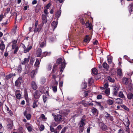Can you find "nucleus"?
I'll return each mask as SVG.
<instances>
[{"label":"nucleus","mask_w":133,"mask_h":133,"mask_svg":"<svg viewBox=\"0 0 133 133\" xmlns=\"http://www.w3.org/2000/svg\"><path fill=\"white\" fill-rule=\"evenodd\" d=\"M56 63L58 65H60L59 69H60V71L61 73L60 75L61 74L65 67L66 63L64 59L63 60L62 58H58L56 61Z\"/></svg>","instance_id":"f257e3e1"},{"label":"nucleus","mask_w":133,"mask_h":133,"mask_svg":"<svg viewBox=\"0 0 133 133\" xmlns=\"http://www.w3.org/2000/svg\"><path fill=\"white\" fill-rule=\"evenodd\" d=\"M57 66L56 64H55L53 66L52 70L51 73V74L52 75V78L54 79V80L56 79L57 72H56L55 73L57 69Z\"/></svg>","instance_id":"f03ea898"},{"label":"nucleus","mask_w":133,"mask_h":133,"mask_svg":"<svg viewBox=\"0 0 133 133\" xmlns=\"http://www.w3.org/2000/svg\"><path fill=\"white\" fill-rule=\"evenodd\" d=\"M42 93V91H41L38 90H36L34 94L33 98H34L35 100H38L39 99Z\"/></svg>","instance_id":"7ed1b4c3"},{"label":"nucleus","mask_w":133,"mask_h":133,"mask_svg":"<svg viewBox=\"0 0 133 133\" xmlns=\"http://www.w3.org/2000/svg\"><path fill=\"white\" fill-rule=\"evenodd\" d=\"M61 125H59L55 129L54 128H53L52 127H50V131L51 132L54 133H59V131L62 129Z\"/></svg>","instance_id":"20e7f679"},{"label":"nucleus","mask_w":133,"mask_h":133,"mask_svg":"<svg viewBox=\"0 0 133 133\" xmlns=\"http://www.w3.org/2000/svg\"><path fill=\"white\" fill-rule=\"evenodd\" d=\"M104 116L106 119H108L111 121H113L114 118L113 117L110 115V114H108V112L106 111L104 112L103 113Z\"/></svg>","instance_id":"39448f33"},{"label":"nucleus","mask_w":133,"mask_h":133,"mask_svg":"<svg viewBox=\"0 0 133 133\" xmlns=\"http://www.w3.org/2000/svg\"><path fill=\"white\" fill-rule=\"evenodd\" d=\"M22 82V78L21 77H19L15 82V85L17 87H19Z\"/></svg>","instance_id":"423d86ee"},{"label":"nucleus","mask_w":133,"mask_h":133,"mask_svg":"<svg viewBox=\"0 0 133 133\" xmlns=\"http://www.w3.org/2000/svg\"><path fill=\"white\" fill-rule=\"evenodd\" d=\"M25 126L28 132L30 133L31 132L33 129L32 125L29 123H26Z\"/></svg>","instance_id":"0eeeda50"},{"label":"nucleus","mask_w":133,"mask_h":133,"mask_svg":"<svg viewBox=\"0 0 133 133\" xmlns=\"http://www.w3.org/2000/svg\"><path fill=\"white\" fill-rule=\"evenodd\" d=\"M84 24L86 26V28H88L89 30L92 29L93 26L91 23L89 22V20L87 21Z\"/></svg>","instance_id":"6e6552de"},{"label":"nucleus","mask_w":133,"mask_h":133,"mask_svg":"<svg viewBox=\"0 0 133 133\" xmlns=\"http://www.w3.org/2000/svg\"><path fill=\"white\" fill-rule=\"evenodd\" d=\"M12 50L14 49L13 53L14 54H16L19 49V47L17 46L16 45H12Z\"/></svg>","instance_id":"1a4fd4ad"},{"label":"nucleus","mask_w":133,"mask_h":133,"mask_svg":"<svg viewBox=\"0 0 133 133\" xmlns=\"http://www.w3.org/2000/svg\"><path fill=\"white\" fill-rule=\"evenodd\" d=\"M91 112L95 116H98L99 113L98 111L96 108L93 107L91 109Z\"/></svg>","instance_id":"9d476101"},{"label":"nucleus","mask_w":133,"mask_h":133,"mask_svg":"<svg viewBox=\"0 0 133 133\" xmlns=\"http://www.w3.org/2000/svg\"><path fill=\"white\" fill-rule=\"evenodd\" d=\"M62 118V115L57 114L55 115L54 117V119L56 122H58L61 120Z\"/></svg>","instance_id":"9b49d317"},{"label":"nucleus","mask_w":133,"mask_h":133,"mask_svg":"<svg viewBox=\"0 0 133 133\" xmlns=\"http://www.w3.org/2000/svg\"><path fill=\"white\" fill-rule=\"evenodd\" d=\"M42 28V24H39L38 25V27H36L34 30L35 33L39 32H40Z\"/></svg>","instance_id":"f8f14e48"},{"label":"nucleus","mask_w":133,"mask_h":133,"mask_svg":"<svg viewBox=\"0 0 133 133\" xmlns=\"http://www.w3.org/2000/svg\"><path fill=\"white\" fill-rule=\"evenodd\" d=\"M23 114L27 120H29L31 119V115L30 114H27V111L26 110H25Z\"/></svg>","instance_id":"ddd939ff"},{"label":"nucleus","mask_w":133,"mask_h":133,"mask_svg":"<svg viewBox=\"0 0 133 133\" xmlns=\"http://www.w3.org/2000/svg\"><path fill=\"white\" fill-rule=\"evenodd\" d=\"M30 56L29 55L28 56V58H25L23 60V61L22 62L21 64L24 65L26 63H28L30 58Z\"/></svg>","instance_id":"4468645a"},{"label":"nucleus","mask_w":133,"mask_h":133,"mask_svg":"<svg viewBox=\"0 0 133 133\" xmlns=\"http://www.w3.org/2000/svg\"><path fill=\"white\" fill-rule=\"evenodd\" d=\"M42 23L43 24H45L47 22V18L46 15L42 14Z\"/></svg>","instance_id":"2eb2a0df"},{"label":"nucleus","mask_w":133,"mask_h":133,"mask_svg":"<svg viewBox=\"0 0 133 133\" xmlns=\"http://www.w3.org/2000/svg\"><path fill=\"white\" fill-rule=\"evenodd\" d=\"M31 87L34 90H36L37 88V86L35 82L34 81H32L31 83Z\"/></svg>","instance_id":"dca6fc26"},{"label":"nucleus","mask_w":133,"mask_h":133,"mask_svg":"<svg viewBox=\"0 0 133 133\" xmlns=\"http://www.w3.org/2000/svg\"><path fill=\"white\" fill-rule=\"evenodd\" d=\"M85 121V119L84 118L82 119L80 121V123H79L78 125L80 127H82L85 125V123L84 121Z\"/></svg>","instance_id":"f3484780"},{"label":"nucleus","mask_w":133,"mask_h":133,"mask_svg":"<svg viewBox=\"0 0 133 133\" xmlns=\"http://www.w3.org/2000/svg\"><path fill=\"white\" fill-rule=\"evenodd\" d=\"M42 50L40 48H38L37 51L36 55L37 57H41L42 55Z\"/></svg>","instance_id":"a211bd4d"},{"label":"nucleus","mask_w":133,"mask_h":133,"mask_svg":"<svg viewBox=\"0 0 133 133\" xmlns=\"http://www.w3.org/2000/svg\"><path fill=\"white\" fill-rule=\"evenodd\" d=\"M39 44L41 48H42L44 46H45L46 45V40L45 39H44V40H41L39 43Z\"/></svg>","instance_id":"6ab92c4d"},{"label":"nucleus","mask_w":133,"mask_h":133,"mask_svg":"<svg viewBox=\"0 0 133 133\" xmlns=\"http://www.w3.org/2000/svg\"><path fill=\"white\" fill-rule=\"evenodd\" d=\"M9 123L7 125V127L8 129H10L13 128V122L11 120H10Z\"/></svg>","instance_id":"aec40b11"},{"label":"nucleus","mask_w":133,"mask_h":133,"mask_svg":"<svg viewBox=\"0 0 133 133\" xmlns=\"http://www.w3.org/2000/svg\"><path fill=\"white\" fill-rule=\"evenodd\" d=\"M90 39L89 36L87 35L85 36L84 38V41L85 42L88 43L90 41Z\"/></svg>","instance_id":"412c9836"},{"label":"nucleus","mask_w":133,"mask_h":133,"mask_svg":"<svg viewBox=\"0 0 133 133\" xmlns=\"http://www.w3.org/2000/svg\"><path fill=\"white\" fill-rule=\"evenodd\" d=\"M38 100H34V102L32 104V107L33 108H36L38 107V103L37 104V103L38 102Z\"/></svg>","instance_id":"4be33fe9"},{"label":"nucleus","mask_w":133,"mask_h":133,"mask_svg":"<svg viewBox=\"0 0 133 133\" xmlns=\"http://www.w3.org/2000/svg\"><path fill=\"white\" fill-rule=\"evenodd\" d=\"M116 102L118 104H121L123 103V100L120 98H118L116 99Z\"/></svg>","instance_id":"5701e85b"},{"label":"nucleus","mask_w":133,"mask_h":133,"mask_svg":"<svg viewBox=\"0 0 133 133\" xmlns=\"http://www.w3.org/2000/svg\"><path fill=\"white\" fill-rule=\"evenodd\" d=\"M128 78L126 77H123L122 79L123 83L125 85H127L128 82Z\"/></svg>","instance_id":"b1692460"},{"label":"nucleus","mask_w":133,"mask_h":133,"mask_svg":"<svg viewBox=\"0 0 133 133\" xmlns=\"http://www.w3.org/2000/svg\"><path fill=\"white\" fill-rule=\"evenodd\" d=\"M58 22L55 21H53L51 24V25L54 29H55L57 27Z\"/></svg>","instance_id":"393cba45"},{"label":"nucleus","mask_w":133,"mask_h":133,"mask_svg":"<svg viewBox=\"0 0 133 133\" xmlns=\"http://www.w3.org/2000/svg\"><path fill=\"white\" fill-rule=\"evenodd\" d=\"M5 48V45L4 44L3 42L2 41L1 43H0V49L1 50H3Z\"/></svg>","instance_id":"a878e982"},{"label":"nucleus","mask_w":133,"mask_h":133,"mask_svg":"<svg viewBox=\"0 0 133 133\" xmlns=\"http://www.w3.org/2000/svg\"><path fill=\"white\" fill-rule=\"evenodd\" d=\"M118 96L119 97L122 98L123 100H125V97L122 92L121 91L119 92Z\"/></svg>","instance_id":"bb28decb"},{"label":"nucleus","mask_w":133,"mask_h":133,"mask_svg":"<svg viewBox=\"0 0 133 133\" xmlns=\"http://www.w3.org/2000/svg\"><path fill=\"white\" fill-rule=\"evenodd\" d=\"M40 61H40H39L38 59H37L36 62L34 64V66L38 68L39 67Z\"/></svg>","instance_id":"cd10ccee"},{"label":"nucleus","mask_w":133,"mask_h":133,"mask_svg":"<svg viewBox=\"0 0 133 133\" xmlns=\"http://www.w3.org/2000/svg\"><path fill=\"white\" fill-rule=\"evenodd\" d=\"M95 102L96 104L97 105L99 106L100 108V110H103L104 109L103 107L101 105V103L100 102H97L96 101H94Z\"/></svg>","instance_id":"c85d7f7f"},{"label":"nucleus","mask_w":133,"mask_h":133,"mask_svg":"<svg viewBox=\"0 0 133 133\" xmlns=\"http://www.w3.org/2000/svg\"><path fill=\"white\" fill-rule=\"evenodd\" d=\"M133 4H130L128 6V8L129 12L130 13L133 11Z\"/></svg>","instance_id":"c756f323"},{"label":"nucleus","mask_w":133,"mask_h":133,"mask_svg":"<svg viewBox=\"0 0 133 133\" xmlns=\"http://www.w3.org/2000/svg\"><path fill=\"white\" fill-rule=\"evenodd\" d=\"M127 97L128 99H132L133 94L131 92L127 94Z\"/></svg>","instance_id":"7c9ffc66"},{"label":"nucleus","mask_w":133,"mask_h":133,"mask_svg":"<svg viewBox=\"0 0 133 133\" xmlns=\"http://www.w3.org/2000/svg\"><path fill=\"white\" fill-rule=\"evenodd\" d=\"M103 67L105 69L108 70L109 68V65L106 62H104L102 64Z\"/></svg>","instance_id":"2f4dec72"},{"label":"nucleus","mask_w":133,"mask_h":133,"mask_svg":"<svg viewBox=\"0 0 133 133\" xmlns=\"http://www.w3.org/2000/svg\"><path fill=\"white\" fill-rule=\"evenodd\" d=\"M17 131L18 133H23L24 132L23 129L22 127H20L17 130Z\"/></svg>","instance_id":"473e14b6"},{"label":"nucleus","mask_w":133,"mask_h":133,"mask_svg":"<svg viewBox=\"0 0 133 133\" xmlns=\"http://www.w3.org/2000/svg\"><path fill=\"white\" fill-rule=\"evenodd\" d=\"M92 73L95 75L98 74V71L97 69L95 68H93L92 69L91 71Z\"/></svg>","instance_id":"72a5a7b5"},{"label":"nucleus","mask_w":133,"mask_h":133,"mask_svg":"<svg viewBox=\"0 0 133 133\" xmlns=\"http://www.w3.org/2000/svg\"><path fill=\"white\" fill-rule=\"evenodd\" d=\"M114 101L110 99H109L107 101V104L109 105H112L113 104Z\"/></svg>","instance_id":"f704fd0d"},{"label":"nucleus","mask_w":133,"mask_h":133,"mask_svg":"<svg viewBox=\"0 0 133 133\" xmlns=\"http://www.w3.org/2000/svg\"><path fill=\"white\" fill-rule=\"evenodd\" d=\"M61 11L59 10V11H57L55 17L57 19L61 15Z\"/></svg>","instance_id":"c9c22d12"},{"label":"nucleus","mask_w":133,"mask_h":133,"mask_svg":"<svg viewBox=\"0 0 133 133\" xmlns=\"http://www.w3.org/2000/svg\"><path fill=\"white\" fill-rule=\"evenodd\" d=\"M121 107L123 109H124L127 111H129V109L124 104H122L121 105Z\"/></svg>","instance_id":"e433bc0d"},{"label":"nucleus","mask_w":133,"mask_h":133,"mask_svg":"<svg viewBox=\"0 0 133 133\" xmlns=\"http://www.w3.org/2000/svg\"><path fill=\"white\" fill-rule=\"evenodd\" d=\"M32 48V46H29V47L27 48H25V49H24V52L25 53H26L28 52H29V50H31Z\"/></svg>","instance_id":"4c0bfd02"},{"label":"nucleus","mask_w":133,"mask_h":133,"mask_svg":"<svg viewBox=\"0 0 133 133\" xmlns=\"http://www.w3.org/2000/svg\"><path fill=\"white\" fill-rule=\"evenodd\" d=\"M117 73L118 75L119 76H122V70L121 69H119L117 70Z\"/></svg>","instance_id":"58836bf2"},{"label":"nucleus","mask_w":133,"mask_h":133,"mask_svg":"<svg viewBox=\"0 0 133 133\" xmlns=\"http://www.w3.org/2000/svg\"><path fill=\"white\" fill-rule=\"evenodd\" d=\"M107 79L109 81L112 83H114L115 81V80L114 78H112L110 76H108L107 77Z\"/></svg>","instance_id":"ea45409f"},{"label":"nucleus","mask_w":133,"mask_h":133,"mask_svg":"<svg viewBox=\"0 0 133 133\" xmlns=\"http://www.w3.org/2000/svg\"><path fill=\"white\" fill-rule=\"evenodd\" d=\"M82 89H85L87 87V84L86 83H83L81 85Z\"/></svg>","instance_id":"a19ab883"},{"label":"nucleus","mask_w":133,"mask_h":133,"mask_svg":"<svg viewBox=\"0 0 133 133\" xmlns=\"http://www.w3.org/2000/svg\"><path fill=\"white\" fill-rule=\"evenodd\" d=\"M94 83L93 79L91 78H90L88 81V83L89 86H91Z\"/></svg>","instance_id":"79ce46f5"},{"label":"nucleus","mask_w":133,"mask_h":133,"mask_svg":"<svg viewBox=\"0 0 133 133\" xmlns=\"http://www.w3.org/2000/svg\"><path fill=\"white\" fill-rule=\"evenodd\" d=\"M48 54V53L46 51L44 52H43L41 55V58L40 59V61H41V59L43 57H45Z\"/></svg>","instance_id":"37998d69"},{"label":"nucleus","mask_w":133,"mask_h":133,"mask_svg":"<svg viewBox=\"0 0 133 133\" xmlns=\"http://www.w3.org/2000/svg\"><path fill=\"white\" fill-rule=\"evenodd\" d=\"M12 77V74L11 73L5 76V79L6 80H9Z\"/></svg>","instance_id":"c03bdc74"},{"label":"nucleus","mask_w":133,"mask_h":133,"mask_svg":"<svg viewBox=\"0 0 133 133\" xmlns=\"http://www.w3.org/2000/svg\"><path fill=\"white\" fill-rule=\"evenodd\" d=\"M16 98L18 99H20L21 97V95L20 93L16 94Z\"/></svg>","instance_id":"a18cd8bd"},{"label":"nucleus","mask_w":133,"mask_h":133,"mask_svg":"<svg viewBox=\"0 0 133 133\" xmlns=\"http://www.w3.org/2000/svg\"><path fill=\"white\" fill-rule=\"evenodd\" d=\"M22 70V68L21 65H19L18 67L17 70L18 71V73H20L21 72Z\"/></svg>","instance_id":"49530a36"},{"label":"nucleus","mask_w":133,"mask_h":133,"mask_svg":"<svg viewBox=\"0 0 133 133\" xmlns=\"http://www.w3.org/2000/svg\"><path fill=\"white\" fill-rule=\"evenodd\" d=\"M107 60L108 63L109 64H111L112 61V59L111 57H110L107 58Z\"/></svg>","instance_id":"de8ad7c7"},{"label":"nucleus","mask_w":133,"mask_h":133,"mask_svg":"<svg viewBox=\"0 0 133 133\" xmlns=\"http://www.w3.org/2000/svg\"><path fill=\"white\" fill-rule=\"evenodd\" d=\"M43 102L44 103H45L46 101L47 100L48 98L45 96L44 95H43Z\"/></svg>","instance_id":"09e8293b"},{"label":"nucleus","mask_w":133,"mask_h":133,"mask_svg":"<svg viewBox=\"0 0 133 133\" xmlns=\"http://www.w3.org/2000/svg\"><path fill=\"white\" fill-rule=\"evenodd\" d=\"M35 75V72L34 70H33L31 72V77L32 78H34Z\"/></svg>","instance_id":"8fccbe9b"},{"label":"nucleus","mask_w":133,"mask_h":133,"mask_svg":"<svg viewBox=\"0 0 133 133\" xmlns=\"http://www.w3.org/2000/svg\"><path fill=\"white\" fill-rule=\"evenodd\" d=\"M125 128V131L128 133H130V129L129 127V126H126Z\"/></svg>","instance_id":"3c124183"},{"label":"nucleus","mask_w":133,"mask_h":133,"mask_svg":"<svg viewBox=\"0 0 133 133\" xmlns=\"http://www.w3.org/2000/svg\"><path fill=\"white\" fill-rule=\"evenodd\" d=\"M52 90L55 93L57 91V87L53 86L52 87Z\"/></svg>","instance_id":"603ef678"},{"label":"nucleus","mask_w":133,"mask_h":133,"mask_svg":"<svg viewBox=\"0 0 133 133\" xmlns=\"http://www.w3.org/2000/svg\"><path fill=\"white\" fill-rule=\"evenodd\" d=\"M126 122V124H125L126 126H129L130 124V122L128 119H127Z\"/></svg>","instance_id":"864d4df0"},{"label":"nucleus","mask_w":133,"mask_h":133,"mask_svg":"<svg viewBox=\"0 0 133 133\" xmlns=\"http://www.w3.org/2000/svg\"><path fill=\"white\" fill-rule=\"evenodd\" d=\"M44 128V126L43 125L41 124L40 126V128H39V130L40 131H43Z\"/></svg>","instance_id":"5fc2aeb1"},{"label":"nucleus","mask_w":133,"mask_h":133,"mask_svg":"<svg viewBox=\"0 0 133 133\" xmlns=\"http://www.w3.org/2000/svg\"><path fill=\"white\" fill-rule=\"evenodd\" d=\"M107 128V126L104 124H103L102 126L101 127V128L103 130H105Z\"/></svg>","instance_id":"6e6d98bb"},{"label":"nucleus","mask_w":133,"mask_h":133,"mask_svg":"<svg viewBox=\"0 0 133 133\" xmlns=\"http://www.w3.org/2000/svg\"><path fill=\"white\" fill-rule=\"evenodd\" d=\"M68 127H65L62 129L61 133H65V131H66V129Z\"/></svg>","instance_id":"4d7b16f0"},{"label":"nucleus","mask_w":133,"mask_h":133,"mask_svg":"<svg viewBox=\"0 0 133 133\" xmlns=\"http://www.w3.org/2000/svg\"><path fill=\"white\" fill-rule=\"evenodd\" d=\"M57 125V123H53L52 125H50V127H52L53 128H54V127H55Z\"/></svg>","instance_id":"13d9d810"},{"label":"nucleus","mask_w":133,"mask_h":133,"mask_svg":"<svg viewBox=\"0 0 133 133\" xmlns=\"http://www.w3.org/2000/svg\"><path fill=\"white\" fill-rule=\"evenodd\" d=\"M89 92V91H86L84 92V96L85 97H86L88 95V93Z\"/></svg>","instance_id":"bf43d9fd"},{"label":"nucleus","mask_w":133,"mask_h":133,"mask_svg":"<svg viewBox=\"0 0 133 133\" xmlns=\"http://www.w3.org/2000/svg\"><path fill=\"white\" fill-rule=\"evenodd\" d=\"M80 23L83 25H84L85 24V22L84 19L82 18L80 20Z\"/></svg>","instance_id":"052dcab7"},{"label":"nucleus","mask_w":133,"mask_h":133,"mask_svg":"<svg viewBox=\"0 0 133 133\" xmlns=\"http://www.w3.org/2000/svg\"><path fill=\"white\" fill-rule=\"evenodd\" d=\"M45 82V78H43L41 79V83L42 84H44Z\"/></svg>","instance_id":"680f3d73"},{"label":"nucleus","mask_w":133,"mask_h":133,"mask_svg":"<svg viewBox=\"0 0 133 133\" xmlns=\"http://www.w3.org/2000/svg\"><path fill=\"white\" fill-rule=\"evenodd\" d=\"M79 115H80L79 113L75 114V115L73 116H72V118L74 119H75L76 117L79 116Z\"/></svg>","instance_id":"e2e57ef3"},{"label":"nucleus","mask_w":133,"mask_h":133,"mask_svg":"<svg viewBox=\"0 0 133 133\" xmlns=\"http://www.w3.org/2000/svg\"><path fill=\"white\" fill-rule=\"evenodd\" d=\"M52 68V65L51 64H48V70L49 71Z\"/></svg>","instance_id":"0e129e2a"},{"label":"nucleus","mask_w":133,"mask_h":133,"mask_svg":"<svg viewBox=\"0 0 133 133\" xmlns=\"http://www.w3.org/2000/svg\"><path fill=\"white\" fill-rule=\"evenodd\" d=\"M63 82L61 81L59 83V86L60 89H61V88H62L63 84Z\"/></svg>","instance_id":"69168bd1"},{"label":"nucleus","mask_w":133,"mask_h":133,"mask_svg":"<svg viewBox=\"0 0 133 133\" xmlns=\"http://www.w3.org/2000/svg\"><path fill=\"white\" fill-rule=\"evenodd\" d=\"M84 127L83 128L82 127H80V126H79V133H81L83 132L84 130Z\"/></svg>","instance_id":"338daca9"},{"label":"nucleus","mask_w":133,"mask_h":133,"mask_svg":"<svg viewBox=\"0 0 133 133\" xmlns=\"http://www.w3.org/2000/svg\"><path fill=\"white\" fill-rule=\"evenodd\" d=\"M51 4L50 3H48L45 6V8L46 9H48L50 7Z\"/></svg>","instance_id":"774afa93"}]
</instances>
